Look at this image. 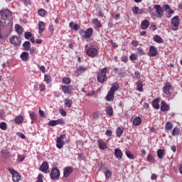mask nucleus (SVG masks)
<instances>
[{
  "label": "nucleus",
  "mask_w": 182,
  "mask_h": 182,
  "mask_svg": "<svg viewBox=\"0 0 182 182\" xmlns=\"http://www.w3.org/2000/svg\"><path fill=\"white\" fill-rule=\"evenodd\" d=\"M180 134V129L176 127L172 130V136H178Z\"/></svg>",
  "instance_id": "obj_40"
},
{
  "label": "nucleus",
  "mask_w": 182,
  "mask_h": 182,
  "mask_svg": "<svg viewBox=\"0 0 182 182\" xmlns=\"http://www.w3.org/2000/svg\"><path fill=\"white\" fill-rule=\"evenodd\" d=\"M92 33H93V29L92 28H87L86 31L81 30L80 31V35H81L82 38H85V39H89V38H91Z\"/></svg>",
  "instance_id": "obj_7"
},
{
  "label": "nucleus",
  "mask_w": 182,
  "mask_h": 182,
  "mask_svg": "<svg viewBox=\"0 0 182 182\" xmlns=\"http://www.w3.org/2000/svg\"><path fill=\"white\" fill-rule=\"evenodd\" d=\"M164 154H166V151L164 149L157 150V156L159 157V159H163V157H164Z\"/></svg>",
  "instance_id": "obj_31"
},
{
  "label": "nucleus",
  "mask_w": 182,
  "mask_h": 182,
  "mask_svg": "<svg viewBox=\"0 0 182 182\" xmlns=\"http://www.w3.org/2000/svg\"><path fill=\"white\" fill-rule=\"evenodd\" d=\"M10 43L14 46H21L22 43V38L18 36H13L10 38Z\"/></svg>",
  "instance_id": "obj_4"
},
{
  "label": "nucleus",
  "mask_w": 182,
  "mask_h": 182,
  "mask_svg": "<svg viewBox=\"0 0 182 182\" xmlns=\"http://www.w3.org/2000/svg\"><path fill=\"white\" fill-rule=\"evenodd\" d=\"M87 45L85 46L86 55H87V56L90 58H96V56L99 55V50L93 47L87 48Z\"/></svg>",
  "instance_id": "obj_1"
},
{
  "label": "nucleus",
  "mask_w": 182,
  "mask_h": 182,
  "mask_svg": "<svg viewBox=\"0 0 182 182\" xmlns=\"http://www.w3.org/2000/svg\"><path fill=\"white\" fill-rule=\"evenodd\" d=\"M20 58L23 62H28L29 60V53L28 52H23Z\"/></svg>",
  "instance_id": "obj_19"
},
{
  "label": "nucleus",
  "mask_w": 182,
  "mask_h": 182,
  "mask_svg": "<svg viewBox=\"0 0 182 182\" xmlns=\"http://www.w3.org/2000/svg\"><path fill=\"white\" fill-rule=\"evenodd\" d=\"M135 76L138 80H140V73L139 71L135 72Z\"/></svg>",
  "instance_id": "obj_63"
},
{
  "label": "nucleus",
  "mask_w": 182,
  "mask_h": 182,
  "mask_svg": "<svg viewBox=\"0 0 182 182\" xmlns=\"http://www.w3.org/2000/svg\"><path fill=\"white\" fill-rule=\"evenodd\" d=\"M24 37L26 39H30L31 43H35V37L32 35V33L27 31L24 33Z\"/></svg>",
  "instance_id": "obj_16"
},
{
  "label": "nucleus",
  "mask_w": 182,
  "mask_h": 182,
  "mask_svg": "<svg viewBox=\"0 0 182 182\" xmlns=\"http://www.w3.org/2000/svg\"><path fill=\"white\" fill-rule=\"evenodd\" d=\"M63 83H64V85H70V78L69 77H63Z\"/></svg>",
  "instance_id": "obj_45"
},
{
  "label": "nucleus",
  "mask_w": 182,
  "mask_h": 182,
  "mask_svg": "<svg viewBox=\"0 0 182 182\" xmlns=\"http://www.w3.org/2000/svg\"><path fill=\"white\" fill-rule=\"evenodd\" d=\"M107 102H113L114 100V93L109 91L106 97Z\"/></svg>",
  "instance_id": "obj_23"
},
{
  "label": "nucleus",
  "mask_w": 182,
  "mask_h": 182,
  "mask_svg": "<svg viewBox=\"0 0 182 182\" xmlns=\"http://www.w3.org/2000/svg\"><path fill=\"white\" fill-rule=\"evenodd\" d=\"M46 14V11H45V9H41L38 10V15H40V16H45Z\"/></svg>",
  "instance_id": "obj_51"
},
{
  "label": "nucleus",
  "mask_w": 182,
  "mask_h": 182,
  "mask_svg": "<svg viewBox=\"0 0 182 182\" xmlns=\"http://www.w3.org/2000/svg\"><path fill=\"white\" fill-rule=\"evenodd\" d=\"M43 31H45V23L43 21L38 22V33L40 35L43 33Z\"/></svg>",
  "instance_id": "obj_20"
},
{
  "label": "nucleus",
  "mask_w": 182,
  "mask_h": 182,
  "mask_svg": "<svg viewBox=\"0 0 182 182\" xmlns=\"http://www.w3.org/2000/svg\"><path fill=\"white\" fill-rule=\"evenodd\" d=\"M38 113H39L41 117H45V112H43V110L39 109Z\"/></svg>",
  "instance_id": "obj_59"
},
{
  "label": "nucleus",
  "mask_w": 182,
  "mask_h": 182,
  "mask_svg": "<svg viewBox=\"0 0 182 182\" xmlns=\"http://www.w3.org/2000/svg\"><path fill=\"white\" fill-rule=\"evenodd\" d=\"M64 105L66 107H70L72 106V105H73V101L69 98H66L64 100Z\"/></svg>",
  "instance_id": "obj_32"
},
{
  "label": "nucleus",
  "mask_w": 182,
  "mask_h": 182,
  "mask_svg": "<svg viewBox=\"0 0 182 182\" xmlns=\"http://www.w3.org/2000/svg\"><path fill=\"white\" fill-rule=\"evenodd\" d=\"M8 171L10 173V174H11L14 182L21 181V173L15 171V169L11 168H8Z\"/></svg>",
  "instance_id": "obj_2"
},
{
  "label": "nucleus",
  "mask_w": 182,
  "mask_h": 182,
  "mask_svg": "<svg viewBox=\"0 0 182 182\" xmlns=\"http://www.w3.org/2000/svg\"><path fill=\"white\" fill-rule=\"evenodd\" d=\"M22 46H23V50H29V49H31V42L25 41L23 43Z\"/></svg>",
  "instance_id": "obj_33"
},
{
  "label": "nucleus",
  "mask_w": 182,
  "mask_h": 182,
  "mask_svg": "<svg viewBox=\"0 0 182 182\" xmlns=\"http://www.w3.org/2000/svg\"><path fill=\"white\" fill-rule=\"evenodd\" d=\"M65 137H66L65 134H61L60 136L56 138V147L57 149H63V146H65Z\"/></svg>",
  "instance_id": "obj_6"
},
{
  "label": "nucleus",
  "mask_w": 182,
  "mask_h": 182,
  "mask_svg": "<svg viewBox=\"0 0 182 182\" xmlns=\"http://www.w3.org/2000/svg\"><path fill=\"white\" fill-rule=\"evenodd\" d=\"M29 116L30 119H31V124H33V122H36V120H38L36 113L34 112H29Z\"/></svg>",
  "instance_id": "obj_25"
},
{
  "label": "nucleus",
  "mask_w": 182,
  "mask_h": 182,
  "mask_svg": "<svg viewBox=\"0 0 182 182\" xmlns=\"http://www.w3.org/2000/svg\"><path fill=\"white\" fill-rule=\"evenodd\" d=\"M48 126H50V127H55L56 126V120H50V122H48Z\"/></svg>",
  "instance_id": "obj_52"
},
{
  "label": "nucleus",
  "mask_w": 182,
  "mask_h": 182,
  "mask_svg": "<svg viewBox=\"0 0 182 182\" xmlns=\"http://www.w3.org/2000/svg\"><path fill=\"white\" fill-rule=\"evenodd\" d=\"M100 117V113L97 111L92 114L93 119H98Z\"/></svg>",
  "instance_id": "obj_54"
},
{
  "label": "nucleus",
  "mask_w": 182,
  "mask_h": 182,
  "mask_svg": "<svg viewBox=\"0 0 182 182\" xmlns=\"http://www.w3.org/2000/svg\"><path fill=\"white\" fill-rule=\"evenodd\" d=\"M61 89L65 95H70V93H72L73 87H72L71 85H63L61 87Z\"/></svg>",
  "instance_id": "obj_12"
},
{
  "label": "nucleus",
  "mask_w": 182,
  "mask_h": 182,
  "mask_svg": "<svg viewBox=\"0 0 182 182\" xmlns=\"http://www.w3.org/2000/svg\"><path fill=\"white\" fill-rule=\"evenodd\" d=\"M116 90H119V84L117 82H115L114 84H112L109 92H111L112 93H114L116 92Z\"/></svg>",
  "instance_id": "obj_29"
},
{
  "label": "nucleus",
  "mask_w": 182,
  "mask_h": 182,
  "mask_svg": "<svg viewBox=\"0 0 182 182\" xmlns=\"http://www.w3.org/2000/svg\"><path fill=\"white\" fill-rule=\"evenodd\" d=\"M39 170L42 171V173H44V174H48V173H49V164L48 161H43L39 167Z\"/></svg>",
  "instance_id": "obj_9"
},
{
  "label": "nucleus",
  "mask_w": 182,
  "mask_h": 182,
  "mask_svg": "<svg viewBox=\"0 0 182 182\" xmlns=\"http://www.w3.org/2000/svg\"><path fill=\"white\" fill-rule=\"evenodd\" d=\"M14 28L18 35H22V33H23V28L19 24H16Z\"/></svg>",
  "instance_id": "obj_27"
},
{
  "label": "nucleus",
  "mask_w": 182,
  "mask_h": 182,
  "mask_svg": "<svg viewBox=\"0 0 182 182\" xmlns=\"http://www.w3.org/2000/svg\"><path fill=\"white\" fill-rule=\"evenodd\" d=\"M107 70L102 69L100 73L97 75V80L100 82V83H105L106 82V72Z\"/></svg>",
  "instance_id": "obj_8"
},
{
  "label": "nucleus",
  "mask_w": 182,
  "mask_h": 182,
  "mask_svg": "<svg viewBox=\"0 0 182 182\" xmlns=\"http://www.w3.org/2000/svg\"><path fill=\"white\" fill-rule=\"evenodd\" d=\"M85 72V69H78V70H76L75 73V76H79V73H83Z\"/></svg>",
  "instance_id": "obj_53"
},
{
  "label": "nucleus",
  "mask_w": 182,
  "mask_h": 182,
  "mask_svg": "<svg viewBox=\"0 0 182 182\" xmlns=\"http://www.w3.org/2000/svg\"><path fill=\"white\" fill-rule=\"evenodd\" d=\"M164 8H165L166 12H168V13L170 14H174V11H173V10L171 9V8L170 7V6H169L168 4H166V5L164 6Z\"/></svg>",
  "instance_id": "obj_39"
},
{
  "label": "nucleus",
  "mask_w": 182,
  "mask_h": 182,
  "mask_svg": "<svg viewBox=\"0 0 182 182\" xmlns=\"http://www.w3.org/2000/svg\"><path fill=\"white\" fill-rule=\"evenodd\" d=\"M173 129V123L171 122H167L165 125V130L166 133H170Z\"/></svg>",
  "instance_id": "obj_21"
},
{
  "label": "nucleus",
  "mask_w": 182,
  "mask_h": 182,
  "mask_svg": "<svg viewBox=\"0 0 182 182\" xmlns=\"http://www.w3.org/2000/svg\"><path fill=\"white\" fill-rule=\"evenodd\" d=\"M154 8H152V7H148V12L149 14H150V15H151L152 16H156V11H154Z\"/></svg>",
  "instance_id": "obj_43"
},
{
  "label": "nucleus",
  "mask_w": 182,
  "mask_h": 182,
  "mask_svg": "<svg viewBox=\"0 0 182 182\" xmlns=\"http://www.w3.org/2000/svg\"><path fill=\"white\" fill-rule=\"evenodd\" d=\"M150 25V23L147 20H144L141 23V28L144 30L147 29L149 28V26Z\"/></svg>",
  "instance_id": "obj_28"
},
{
  "label": "nucleus",
  "mask_w": 182,
  "mask_h": 182,
  "mask_svg": "<svg viewBox=\"0 0 182 182\" xmlns=\"http://www.w3.org/2000/svg\"><path fill=\"white\" fill-rule=\"evenodd\" d=\"M112 133H113V132H112V130H110V129H107V130L106 131V134H107L109 137H111Z\"/></svg>",
  "instance_id": "obj_60"
},
{
  "label": "nucleus",
  "mask_w": 182,
  "mask_h": 182,
  "mask_svg": "<svg viewBox=\"0 0 182 182\" xmlns=\"http://www.w3.org/2000/svg\"><path fill=\"white\" fill-rule=\"evenodd\" d=\"M151 105H152V107H154V109H160V105H159V98L154 100L152 101Z\"/></svg>",
  "instance_id": "obj_30"
},
{
  "label": "nucleus",
  "mask_w": 182,
  "mask_h": 182,
  "mask_svg": "<svg viewBox=\"0 0 182 182\" xmlns=\"http://www.w3.org/2000/svg\"><path fill=\"white\" fill-rule=\"evenodd\" d=\"M147 160L148 161H150V163H153L154 161V158H153V156L151 154H149L147 156Z\"/></svg>",
  "instance_id": "obj_55"
},
{
  "label": "nucleus",
  "mask_w": 182,
  "mask_h": 182,
  "mask_svg": "<svg viewBox=\"0 0 182 182\" xmlns=\"http://www.w3.org/2000/svg\"><path fill=\"white\" fill-rule=\"evenodd\" d=\"M93 23H94L95 26H96V28H102V24L100 23V21H99V20H97V18H95L93 20Z\"/></svg>",
  "instance_id": "obj_42"
},
{
  "label": "nucleus",
  "mask_w": 182,
  "mask_h": 182,
  "mask_svg": "<svg viewBox=\"0 0 182 182\" xmlns=\"http://www.w3.org/2000/svg\"><path fill=\"white\" fill-rule=\"evenodd\" d=\"M114 154L115 157L118 159V160H122V159L123 158V152L120 149H115L114 151Z\"/></svg>",
  "instance_id": "obj_14"
},
{
  "label": "nucleus",
  "mask_w": 182,
  "mask_h": 182,
  "mask_svg": "<svg viewBox=\"0 0 182 182\" xmlns=\"http://www.w3.org/2000/svg\"><path fill=\"white\" fill-rule=\"evenodd\" d=\"M39 89L41 92H43L44 90H46V87L44 85L43 83H42L39 85Z\"/></svg>",
  "instance_id": "obj_56"
},
{
  "label": "nucleus",
  "mask_w": 182,
  "mask_h": 182,
  "mask_svg": "<svg viewBox=\"0 0 182 182\" xmlns=\"http://www.w3.org/2000/svg\"><path fill=\"white\" fill-rule=\"evenodd\" d=\"M17 159H18V161H23V160H25V159H26V156L25 155L18 154L17 156Z\"/></svg>",
  "instance_id": "obj_50"
},
{
  "label": "nucleus",
  "mask_w": 182,
  "mask_h": 182,
  "mask_svg": "<svg viewBox=\"0 0 182 182\" xmlns=\"http://www.w3.org/2000/svg\"><path fill=\"white\" fill-rule=\"evenodd\" d=\"M60 177V171L58 167H53L51 168L50 173V178L51 180H58Z\"/></svg>",
  "instance_id": "obj_3"
},
{
  "label": "nucleus",
  "mask_w": 182,
  "mask_h": 182,
  "mask_svg": "<svg viewBox=\"0 0 182 182\" xmlns=\"http://www.w3.org/2000/svg\"><path fill=\"white\" fill-rule=\"evenodd\" d=\"M137 53H138V55H139V56L144 55V50H143V48L141 47L138 48Z\"/></svg>",
  "instance_id": "obj_49"
},
{
  "label": "nucleus",
  "mask_w": 182,
  "mask_h": 182,
  "mask_svg": "<svg viewBox=\"0 0 182 182\" xmlns=\"http://www.w3.org/2000/svg\"><path fill=\"white\" fill-rule=\"evenodd\" d=\"M136 90H139V92H143V82H141V80H138Z\"/></svg>",
  "instance_id": "obj_36"
},
{
  "label": "nucleus",
  "mask_w": 182,
  "mask_h": 182,
  "mask_svg": "<svg viewBox=\"0 0 182 182\" xmlns=\"http://www.w3.org/2000/svg\"><path fill=\"white\" fill-rule=\"evenodd\" d=\"M157 55V48L154 46H151L149 48V56L154 58Z\"/></svg>",
  "instance_id": "obj_15"
},
{
  "label": "nucleus",
  "mask_w": 182,
  "mask_h": 182,
  "mask_svg": "<svg viewBox=\"0 0 182 182\" xmlns=\"http://www.w3.org/2000/svg\"><path fill=\"white\" fill-rule=\"evenodd\" d=\"M127 60H129V58H127V56L123 55V56L122 57V62L126 63V62H127Z\"/></svg>",
  "instance_id": "obj_61"
},
{
  "label": "nucleus",
  "mask_w": 182,
  "mask_h": 182,
  "mask_svg": "<svg viewBox=\"0 0 182 182\" xmlns=\"http://www.w3.org/2000/svg\"><path fill=\"white\" fill-rule=\"evenodd\" d=\"M171 28L173 31H178L180 26V17L178 16H174L171 21Z\"/></svg>",
  "instance_id": "obj_5"
},
{
  "label": "nucleus",
  "mask_w": 182,
  "mask_h": 182,
  "mask_svg": "<svg viewBox=\"0 0 182 182\" xmlns=\"http://www.w3.org/2000/svg\"><path fill=\"white\" fill-rule=\"evenodd\" d=\"M55 124L58 126V124H60V126H65V119L60 118L55 120Z\"/></svg>",
  "instance_id": "obj_41"
},
{
  "label": "nucleus",
  "mask_w": 182,
  "mask_h": 182,
  "mask_svg": "<svg viewBox=\"0 0 182 182\" xmlns=\"http://www.w3.org/2000/svg\"><path fill=\"white\" fill-rule=\"evenodd\" d=\"M154 42H156V43H163V42H164L163 38H161V37H160V36L159 35H156L154 36Z\"/></svg>",
  "instance_id": "obj_35"
},
{
  "label": "nucleus",
  "mask_w": 182,
  "mask_h": 182,
  "mask_svg": "<svg viewBox=\"0 0 182 182\" xmlns=\"http://www.w3.org/2000/svg\"><path fill=\"white\" fill-rule=\"evenodd\" d=\"M170 110V107L166 103V102L162 101L161 103V112H168Z\"/></svg>",
  "instance_id": "obj_18"
},
{
  "label": "nucleus",
  "mask_w": 182,
  "mask_h": 182,
  "mask_svg": "<svg viewBox=\"0 0 182 182\" xmlns=\"http://www.w3.org/2000/svg\"><path fill=\"white\" fill-rule=\"evenodd\" d=\"M60 113L62 116H66V111L65 109H60Z\"/></svg>",
  "instance_id": "obj_64"
},
{
  "label": "nucleus",
  "mask_w": 182,
  "mask_h": 182,
  "mask_svg": "<svg viewBox=\"0 0 182 182\" xmlns=\"http://www.w3.org/2000/svg\"><path fill=\"white\" fill-rule=\"evenodd\" d=\"M72 173H73V168L72 166H66L63 169V177L67 178Z\"/></svg>",
  "instance_id": "obj_11"
},
{
  "label": "nucleus",
  "mask_w": 182,
  "mask_h": 182,
  "mask_svg": "<svg viewBox=\"0 0 182 182\" xmlns=\"http://www.w3.org/2000/svg\"><path fill=\"white\" fill-rule=\"evenodd\" d=\"M163 90L165 95H170L171 93V83L166 82L164 87Z\"/></svg>",
  "instance_id": "obj_13"
},
{
  "label": "nucleus",
  "mask_w": 182,
  "mask_h": 182,
  "mask_svg": "<svg viewBox=\"0 0 182 182\" xmlns=\"http://www.w3.org/2000/svg\"><path fill=\"white\" fill-rule=\"evenodd\" d=\"M105 174L107 178H110V177H112V172L109 169H106V171H105Z\"/></svg>",
  "instance_id": "obj_47"
},
{
  "label": "nucleus",
  "mask_w": 182,
  "mask_h": 182,
  "mask_svg": "<svg viewBox=\"0 0 182 182\" xmlns=\"http://www.w3.org/2000/svg\"><path fill=\"white\" fill-rule=\"evenodd\" d=\"M14 122L16 124H22L23 123V117L22 115H18L15 117Z\"/></svg>",
  "instance_id": "obj_24"
},
{
  "label": "nucleus",
  "mask_w": 182,
  "mask_h": 182,
  "mask_svg": "<svg viewBox=\"0 0 182 182\" xmlns=\"http://www.w3.org/2000/svg\"><path fill=\"white\" fill-rule=\"evenodd\" d=\"M48 31H50V32H52V33H53V31H55V27L53 26V24L50 23L49 25Z\"/></svg>",
  "instance_id": "obj_57"
},
{
  "label": "nucleus",
  "mask_w": 182,
  "mask_h": 182,
  "mask_svg": "<svg viewBox=\"0 0 182 182\" xmlns=\"http://www.w3.org/2000/svg\"><path fill=\"white\" fill-rule=\"evenodd\" d=\"M0 129H1V130H7L8 125L5 122H1Z\"/></svg>",
  "instance_id": "obj_46"
},
{
  "label": "nucleus",
  "mask_w": 182,
  "mask_h": 182,
  "mask_svg": "<svg viewBox=\"0 0 182 182\" xmlns=\"http://www.w3.org/2000/svg\"><path fill=\"white\" fill-rule=\"evenodd\" d=\"M131 60H136L137 59V54H132L129 57Z\"/></svg>",
  "instance_id": "obj_58"
},
{
  "label": "nucleus",
  "mask_w": 182,
  "mask_h": 182,
  "mask_svg": "<svg viewBox=\"0 0 182 182\" xmlns=\"http://www.w3.org/2000/svg\"><path fill=\"white\" fill-rule=\"evenodd\" d=\"M112 18H114V19H120V14H113L112 15Z\"/></svg>",
  "instance_id": "obj_62"
},
{
  "label": "nucleus",
  "mask_w": 182,
  "mask_h": 182,
  "mask_svg": "<svg viewBox=\"0 0 182 182\" xmlns=\"http://www.w3.org/2000/svg\"><path fill=\"white\" fill-rule=\"evenodd\" d=\"M132 12L134 15H141V14H143V10L140 9V8L137 6H134L132 8Z\"/></svg>",
  "instance_id": "obj_26"
},
{
  "label": "nucleus",
  "mask_w": 182,
  "mask_h": 182,
  "mask_svg": "<svg viewBox=\"0 0 182 182\" xmlns=\"http://www.w3.org/2000/svg\"><path fill=\"white\" fill-rule=\"evenodd\" d=\"M125 154L128 159H130L131 160H133L134 159V155L132 154L130 151H126Z\"/></svg>",
  "instance_id": "obj_44"
},
{
  "label": "nucleus",
  "mask_w": 182,
  "mask_h": 182,
  "mask_svg": "<svg viewBox=\"0 0 182 182\" xmlns=\"http://www.w3.org/2000/svg\"><path fill=\"white\" fill-rule=\"evenodd\" d=\"M154 8L155 9L156 14L158 18H162L164 15V12H163V9H161V6L156 4L154 6Z\"/></svg>",
  "instance_id": "obj_10"
},
{
  "label": "nucleus",
  "mask_w": 182,
  "mask_h": 182,
  "mask_svg": "<svg viewBox=\"0 0 182 182\" xmlns=\"http://www.w3.org/2000/svg\"><path fill=\"white\" fill-rule=\"evenodd\" d=\"M133 124H134V126H140V124H141V118L140 117H136L133 120Z\"/></svg>",
  "instance_id": "obj_34"
},
{
  "label": "nucleus",
  "mask_w": 182,
  "mask_h": 182,
  "mask_svg": "<svg viewBox=\"0 0 182 182\" xmlns=\"http://www.w3.org/2000/svg\"><path fill=\"white\" fill-rule=\"evenodd\" d=\"M105 112L109 116H113V108L112 107H107L105 108Z\"/></svg>",
  "instance_id": "obj_38"
},
{
  "label": "nucleus",
  "mask_w": 182,
  "mask_h": 182,
  "mask_svg": "<svg viewBox=\"0 0 182 182\" xmlns=\"http://www.w3.org/2000/svg\"><path fill=\"white\" fill-rule=\"evenodd\" d=\"M124 132V128L123 127H119L116 129V136L117 137H122V134Z\"/></svg>",
  "instance_id": "obj_22"
},
{
  "label": "nucleus",
  "mask_w": 182,
  "mask_h": 182,
  "mask_svg": "<svg viewBox=\"0 0 182 182\" xmlns=\"http://www.w3.org/2000/svg\"><path fill=\"white\" fill-rule=\"evenodd\" d=\"M43 174L39 173L37 177V181L36 182H43Z\"/></svg>",
  "instance_id": "obj_48"
},
{
  "label": "nucleus",
  "mask_w": 182,
  "mask_h": 182,
  "mask_svg": "<svg viewBox=\"0 0 182 182\" xmlns=\"http://www.w3.org/2000/svg\"><path fill=\"white\" fill-rule=\"evenodd\" d=\"M97 143L100 150H105L107 149V144H105V141H103L102 139H98Z\"/></svg>",
  "instance_id": "obj_17"
},
{
  "label": "nucleus",
  "mask_w": 182,
  "mask_h": 182,
  "mask_svg": "<svg viewBox=\"0 0 182 182\" xmlns=\"http://www.w3.org/2000/svg\"><path fill=\"white\" fill-rule=\"evenodd\" d=\"M44 80L47 83V85H49V83L52 82V77L49 75L45 74Z\"/></svg>",
  "instance_id": "obj_37"
}]
</instances>
